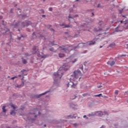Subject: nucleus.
<instances>
[{
	"instance_id": "29",
	"label": "nucleus",
	"mask_w": 128,
	"mask_h": 128,
	"mask_svg": "<svg viewBox=\"0 0 128 128\" xmlns=\"http://www.w3.org/2000/svg\"><path fill=\"white\" fill-rule=\"evenodd\" d=\"M118 92H119V91L118 90H115V92H114L115 94H116V96H118Z\"/></svg>"
},
{
	"instance_id": "57",
	"label": "nucleus",
	"mask_w": 128,
	"mask_h": 128,
	"mask_svg": "<svg viewBox=\"0 0 128 128\" xmlns=\"http://www.w3.org/2000/svg\"><path fill=\"white\" fill-rule=\"evenodd\" d=\"M127 48H128V44H126Z\"/></svg>"
},
{
	"instance_id": "22",
	"label": "nucleus",
	"mask_w": 128,
	"mask_h": 128,
	"mask_svg": "<svg viewBox=\"0 0 128 128\" xmlns=\"http://www.w3.org/2000/svg\"><path fill=\"white\" fill-rule=\"evenodd\" d=\"M2 110L3 112H4L5 114L6 112V106H3L2 108Z\"/></svg>"
},
{
	"instance_id": "42",
	"label": "nucleus",
	"mask_w": 128,
	"mask_h": 128,
	"mask_svg": "<svg viewBox=\"0 0 128 128\" xmlns=\"http://www.w3.org/2000/svg\"><path fill=\"white\" fill-rule=\"evenodd\" d=\"M98 8H102V6H100V4H98Z\"/></svg>"
},
{
	"instance_id": "55",
	"label": "nucleus",
	"mask_w": 128,
	"mask_h": 128,
	"mask_svg": "<svg viewBox=\"0 0 128 128\" xmlns=\"http://www.w3.org/2000/svg\"><path fill=\"white\" fill-rule=\"evenodd\" d=\"M92 16H94V12H92Z\"/></svg>"
},
{
	"instance_id": "12",
	"label": "nucleus",
	"mask_w": 128,
	"mask_h": 128,
	"mask_svg": "<svg viewBox=\"0 0 128 128\" xmlns=\"http://www.w3.org/2000/svg\"><path fill=\"white\" fill-rule=\"evenodd\" d=\"M116 32H122V27L118 26L115 30Z\"/></svg>"
},
{
	"instance_id": "48",
	"label": "nucleus",
	"mask_w": 128,
	"mask_h": 128,
	"mask_svg": "<svg viewBox=\"0 0 128 128\" xmlns=\"http://www.w3.org/2000/svg\"><path fill=\"white\" fill-rule=\"evenodd\" d=\"M18 24H20V23H18V24H16V26H18Z\"/></svg>"
},
{
	"instance_id": "54",
	"label": "nucleus",
	"mask_w": 128,
	"mask_h": 128,
	"mask_svg": "<svg viewBox=\"0 0 128 128\" xmlns=\"http://www.w3.org/2000/svg\"><path fill=\"white\" fill-rule=\"evenodd\" d=\"M18 10L19 12H20V10L18 9Z\"/></svg>"
},
{
	"instance_id": "53",
	"label": "nucleus",
	"mask_w": 128,
	"mask_h": 128,
	"mask_svg": "<svg viewBox=\"0 0 128 128\" xmlns=\"http://www.w3.org/2000/svg\"><path fill=\"white\" fill-rule=\"evenodd\" d=\"M86 115H84V116H83V118H86Z\"/></svg>"
},
{
	"instance_id": "49",
	"label": "nucleus",
	"mask_w": 128,
	"mask_h": 128,
	"mask_svg": "<svg viewBox=\"0 0 128 128\" xmlns=\"http://www.w3.org/2000/svg\"><path fill=\"white\" fill-rule=\"evenodd\" d=\"M2 16H0V19L2 20Z\"/></svg>"
},
{
	"instance_id": "59",
	"label": "nucleus",
	"mask_w": 128,
	"mask_h": 128,
	"mask_svg": "<svg viewBox=\"0 0 128 128\" xmlns=\"http://www.w3.org/2000/svg\"><path fill=\"white\" fill-rule=\"evenodd\" d=\"M102 48V46H100V48Z\"/></svg>"
},
{
	"instance_id": "16",
	"label": "nucleus",
	"mask_w": 128,
	"mask_h": 128,
	"mask_svg": "<svg viewBox=\"0 0 128 128\" xmlns=\"http://www.w3.org/2000/svg\"><path fill=\"white\" fill-rule=\"evenodd\" d=\"M11 106H12V108L14 110H18V107L16 106V105L12 104Z\"/></svg>"
},
{
	"instance_id": "33",
	"label": "nucleus",
	"mask_w": 128,
	"mask_h": 128,
	"mask_svg": "<svg viewBox=\"0 0 128 128\" xmlns=\"http://www.w3.org/2000/svg\"><path fill=\"white\" fill-rule=\"evenodd\" d=\"M64 28H72V26L70 25H65Z\"/></svg>"
},
{
	"instance_id": "36",
	"label": "nucleus",
	"mask_w": 128,
	"mask_h": 128,
	"mask_svg": "<svg viewBox=\"0 0 128 128\" xmlns=\"http://www.w3.org/2000/svg\"><path fill=\"white\" fill-rule=\"evenodd\" d=\"M14 78H18V76H14V77L12 78L11 80H14Z\"/></svg>"
},
{
	"instance_id": "14",
	"label": "nucleus",
	"mask_w": 128,
	"mask_h": 128,
	"mask_svg": "<svg viewBox=\"0 0 128 128\" xmlns=\"http://www.w3.org/2000/svg\"><path fill=\"white\" fill-rule=\"evenodd\" d=\"M101 30H102V28H100L98 27L94 28V32H101Z\"/></svg>"
},
{
	"instance_id": "1",
	"label": "nucleus",
	"mask_w": 128,
	"mask_h": 128,
	"mask_svg": "<svg viewBox=\"0 0 128 128\" xmlns=\"http://www.w3.org/2000/svg\"><path fill=\"white\" fill-rule=\"evenodd\" d=\"M64 68L60 67L56 72H54V74L53 78L54 84H56L58 82V80L62 78V76H64Z\"/></svg>"
},
{
	"instance_id": "31",
	"label": "nucleus",
	"mask_w": 128,
	"mask_h": 128,
	"mask_svg": "<svg viewBox=\"0 0 128 128\" xmlns=\"http://www.w3.org/2000/svg\"><path fill=\"white\" fill-rule=\"evenodd\" d=\"M102 96V94H96V95H94V96L95 97H98L100 98V96Z\"/></svg>"
},
{
	"instance_id": "41",
	"label": "nucleus",
	"mask_w": 128,
	"mask_h": 128,
	"mask_svg": "<svg viewBox=\"0 0 128 128\" xmlns=\"http://www.w3.org/2000/svg\"><path fill=\"white\" fill-rule=\"evenodd\" d=\"M102 87V86H98V88H100Z\"/></svg>"
},
{
	"instance_id": "52",
	"label": "nucleus",
	"mask_w": 128,
	"mask_h": 128,
	"mask_svg": "<svg viewBox=\"0 0 128 128\" xmlns=\"http://www.w3.org/2000/svg\"><path fill=\"white\" fill-rule=\"evenodd\" d=\"M35 34H36V33H34V32L32 34L33 36H35Z\"/></svg>"
},
{
	"instance_id": "64",
	"label": "nucleus",
	"mask_w": 128,
	"mask_h": 128,
	"mask_svg": "<svg viewBox=\"0 0 128 128\" xmlns=\"http://www.w3.org/2000/svg\"><path fill=\"white\" fill-rule=\"evenodd\" d=\"M7 128H10V127H8Z\"/></svg>"
},
{
	"instance_id": "27",
	"label": "nucleus",
	"mask_w": 128,
	"mask_h": 128,
	"mask_svg": "<svg viewBox=\"0 0 128 128\" xmlns=\"http://www.w3.org/2000/svg\"><path fill=\"white\" fill-rule=\"evenodd\" d=\"M65 36H66V38H68V36H68V32H65Z\"/></svg>"
},
{
	"instance_id": "13",
	"label": "nucleus",
	"mask_w": 128,
	"mask_h": 128,
	"mask_svg": "<svg viewBox=\"0 0 128 128\" xmlns=\"http://www.w3.org/2000/svg\"><path fill=\"white\" fill-rule=\"evenodd\" d=\"M116 64V62L115 61H108L107 62V64H110L111 66H114V64Z\"/></svg>"
},
{
	"instance_id": "47",
	"label": "nucleus",
	"mask_w": 128,
	"mask_h": 128,
	"mask_svg": "<svg viewBox=\"0 0 128 128\" xmlns=\"http://www.w3.org/2000/svg\"><path fill=\"white\" fill-rule=\"evenodd\" d=\"M81 70H84V67H83L82 65Z\"/></svg>"
},
{
	"instance_id": "32",
	"label": "nucleus",
	"mask_w": 128,
	"mask_h": 128,
	"mask_svg": "<svg viewBox=\"0 0 128 128\" xmlns=\"http://www.w3.org/2000/svg\"><path fill=\"white\" fill-rule=\"evenodd\" d=\"M76 60H78L75 59L74 60H71L70 62H72V64H74V62H76Z\"/></svg>"
},
{
	"instance_id": "61",
	"label": "nucleus",
	"mask_w": 128,
	"mask_h": 128,
	"mask_svg": "<svg viewBox=\"0 0 128 128\" xmlns=\"http://www.w3.org/2000/svg\"><path fill=\"white\" fill-rule=\"evenodd\" d=\"M74 126H76V124H74Z\"/></svg>"
},
{
	"instance_id": "38",
	"label": "nucleus",
	"mask_w": 128,
	"mask_h": 128,
	"mask_svg": "<svg viewBox=\"0 0 128 128\" xmlns=\"http://www.w3.org/2000/svg\"><path fill=\"white\" fill-rule=\"evenodd\" d=\"M35 118H30V119H29V120H34Z\"/></svg>"
},
{
	"instance_id": "40",
	"label": "nucleus",
	"mask_w": 128,
	"mask_h": 128,
	"mask_svg": "<svg viewBox=\"0 0 128 128\" xmlns=\"http://www.w3.org/2000/svg\"><path fill=\"white\" fill-rule=\"evenodd\" d=\"M50 52H52L54 50V48H50Z\"/></svg>"
},
{
	"instance_id": "18",
	"label": "nucleus",
	"mask_w": 128,
	"mask_h": 128,
	"mask_svg": "<svg viewBox=\"0 0 128 128\" xmlns=\"http://www.w3.org/2000/svg\"><path fill=\"white\" fill-rule=\"evenodd\" d=\"M15 86H16V88H22V86H24V83L20 85H18V84H16L15 85Z\"/></svg>"
},
{
	"instance_id": "50",
	"label": "nucleus",
	"mask_w": 128,
	"mask_h": 128,
	"mask_svg": "<svg viewBox=\"0 0 128 128\" xmlns=\"http://www.w3.org/2000/svg\"><path fill=\"white\" fill-rule=\"evenodd\" d=\"M42 18H45L46 17V15H42Z\"/></svg>"
},
{
	"instance_id": "39",
	"label": "nucleus",
	"mask_w": 128,
	"mask_h": 128,
	"mask_svg": "<svg viewBox=\"0 0 128 128\" xmlns=\"http://www.w3.org/2000/svg\"><path fill=\"white\" fill-rule=\"evenodd\" d=\"M49 10L50 12H52V8H49Z\"/></svg>"
},
{
	"instance_id": "28",
	"label": "nucleus",
	"mask_w": 128,
	"mask_h": 128,
	"mask_svg": "<svg viewBox=\"0 0 128 128\" xmlns=\"http://www.w3.org/2000/svg\"><path fill=\"white\" fill-rule=\"evenodd\" d=\"M10 114H12V116H16V112H14V110H12L10 112Z\"/></svg>"
},
{
	"instance_id": "37",
	"label": "nucleus",
	"mask_w": 128,
	"mask_h": 128,
	"mask_svg": "<svg viewBox=\"0 0 128 128\" xmlns=\"http://www.w3.org/2000/svg\"><path fill=\"white\" fill-rule=\"evenodd\" d=\"M104 114H106L107 116H108V112H106V111H104Z\"/></svg>"
},
{
	"instance_id": "60",
	"label": "nucleus",
	"mask_w": 128,
	"mask_h": 128,
	"mask_svg": "<svg viewBox=\"0 0 128 128\" xmlns=\"http://www.w3.org/2000/svg\"><path fill=\"white\" fill-rule=\"evenodd\" d=\"M56 46L57 48H58V45H56Z\"/></svg>"
},
{
	"instance_id": "15",
	"label": "nucleus",
	"mask_w": 128,
	"mask_h": 128,
	"mask_svg": "<svg viewBox=\"0 0 128 128\" xmlns=\"http://www.w3.org/2000/svg\"><path fill=\"white\" fill-rule=\"evenodd\" d=\"M58 50H60L61 52H64V47H59L58 48Z\"/></svg>"
},
{
	"instance_id": "58",
	"label": "nucleus",
	"mask_w": 128,
	"mask_h": 128,
	"mask_svg": "<svg viewBox=\"0 0 128 128\" xmlns=\"http://www.w3.org/2000/svg\"><path fill=\"white\" fill-rule=\"evenodd\" d=\"M120 14H122V10H120Z\"/></svg>"
},
{
	"instance_id": "3",
	"label": "nucleus",
	"mask_w": 128,
	"mask_h": 128,
	"mask_svg": "<svg viewBox=\"0 0 128 128\" xmlns=\"http://www.w3.org/2000/svg\"><path fill=\"white\" fill-rule=\"evenodd\" d=\"M33 50L34 52V54H38V58H46V56H41L40 54H38L39 52L38 51V47L34 46L33 48Z\"/></svg>"
},
{
	"instance_id": "4",
	"label": "nucleus",
	"mask_w": 128,
	"mask_h": 128,
	"mask_svg": "<svg viewBox=\"0 0 128 128\" xmlns=\"http://www.w3.org/2000/svg\"><path fill=\"white\" fill-rule=\"evenodd\" d=\"M67 88H78V83H74V82H70L68 84H66Z\"/></svg>"
},
{
	"instance_id": "19",
	"label": "nucleus",
	"mask_w": 128,
	"mask_h": 128,
	"mask_svg": "<svg viewBox=\"0 0 128 128\" xmlns=\"http://www.w3.org/2000/svg\"><path fill=\"white\" fill-rule=\"evenodd\" d=\"M47 93H48V92H46L44 93L40 94V95L36 96V98H40L41 96H44V94H47Z\"/></svg>"
},
{
	"instance_id": "30",
	"label": "nucleus",
	"mask_w": 128,
	"mask_h": 128,
	"mask_svg": "<svg viewBox=\"0 0 128 128\" xmlns=\"http://www.w3.org/2000/svg\"><path fill=\"white\" fill-rule=\"evenodd\" d=\"M22 62L24 64H26V60L25 59L22 58Z\"/></svg>"
},
{
	"instance_id": "51",
	"label": "nucleus",
	"mask_w": 128,
	"mask_h": 128,
	"mask_svg": "<svg viewBox=\"0 0 128 128\" xmlns=\"http://www.w3.org/2000/svg\"><path fill=\"white\" fill-rule=\"evenodd\" d=\"M126 55H122L121 56H126Z\"/></svg>"
},
{
	"instance_id": "21",
	"label": "nucleus",
	"mask_w": 128,
	"mask_h": 128,
	"mask_svg": "<svg viewBox=\"0 0 128 128\" xmlns=\"http://www.w3.org/2000/svg\"><path fill=\"white\" fill-rule=\"evenodd\" d=\"M97 114L99 116H102V112L101 111H99L97 112Z\"/></svg>"
},
{
	"instance_id": "35",
	"label": "nucleus",
	"mask_w": 128,
	"mask_h": 128,
	"mask_svg": "<svg viewBox=\"0 0 128 128\" xmlns=\"http://www.w3.org/2000/svg\"><path fill=\"white\" fill-rule=\"evenodd\" d=\"M66 118H72V116H68Z\"/></svg>"
},
{
	"instance_id": "20",
	"label": "nucleus",
	"mask_w": 128,
	"mask_h": 128,
	"mask_svg": "<svg viewBox=\"0 0 128 128\" xmlns=\"http://www.w3.org/2000/svg\"><path fill=\"white\" fill-rule=\"evenodd\" d=\"M124 28H125L126 30H128V22H124Z\"/></svg>"
},
{
	"instance_id": "34",
	"label": "nucleus",
	"mask_w": 128,
	"mask_h": 128,
	"mask_svg": "<svg viewBox=\"0 0 128 128\" xmlns=\"http://www.w3.org/2000/svg\"><path fill=\"white\" fill-rule=\"evenodd\" d=\"M116 46V44L113 43L111 44H110V46L112 47V46Z\"/></svg>"
},
{
	"instance_id": "17",
	"label": "nucleus",
	"mask_w": 128,
	"mask_h": 128,
	"mask_svg": "<svg viewBox=\"0 0 128 128\" xmlns=\"http://www.w3.org/2000/svg\"><path fill=\"white\" fill-rule=\"evenodd\" d=\"M73 48H72V46H68V47L67 49H66L65 48V52L66 50H68V52H70V50H72Z\"/></svg>"
},
{
	"instance_id": "25",
	"label": "nucleus",
	"mask_w": 128,
	"mask_h": 128,
	"mask_svg": "<svg viewBox=\"0 0 128 128\" xmlns=\"http://www.w3.org/2000/svg\"><path fill=\"white\" fill-rule=\"evenodd\" d=\"M76 98V95H74L70 98V100H74Z\"/></svg>"
},
{
	"instance_id": "44",
	"label": "nucleus",
	"mask_w": 128,
	"mask_h": 128,
	"mask_svg": "<svg viewBox=\"0 0 128 128\" xmlns=\"http://www.w3.org/2000/svg\"><path fill=\"white\" fill-rule=\"evenodd\" d=\"M34 112H38L37 109H34Z\"/></svg>"
},
{
	"instance_id": "2",
	"label": "nucleus",
	"mask_w": 128,
	"mask_h": 128,
	"mask_svg": "<svg viewBox=\"0 0 128 128\" xmlns=\"http://www.w3.org/2000/svg\"><path fill=\"white\" fill-rule=\"evenodd\" d=\"M74 78H76V80H78V78H79L78 80L82 78V72L80 70H77L76 71H74Z\"/></svg>"
},
{
	"instance_id": "7",
	"label": "nucleus",
	"mask_w": 128,
	"mask_h": 128,
	"mask_svg": "<svg viewBox=\"0 0 128 128\" xmlns=\"http://www.w3.org/2000/svg\"><path fill=\"white\" fill-rule=\"evenodd\" d=\"M10 32V30L6 28H5L4 29H2L1 30V33L2 34H6L7 32Z\"/></svg>"
},
{
	"instance_id": "9",
	"label": "nucleus",
	"mask_w": 128,
	"mask_h": 128,
	"mask_svg": "<svg viewBox=\"0 0 128 128\" xmlns=\"http://www.w3.org/2000/svg\"><path fill=\"white\" fill-rule=\"evenodd\" d=\"M96 40L94 39L88 42L87 44H88V46H94V44H96Z\"/></svg>"
},
{
	"instance_id": "26",
	"label": "nucleus",
	"mask_w": 128,
	"mask_h": 128,
	"mask_svg": "<svg viewBox=\"0 0 128 128\" xmlns=\"http://www.w3.org/2000/svg\"><path fill=\"white\" fill-rule=\"evenodd\" d=\"M70 70V66H65V68H64L65 72L66 70Z\"/></svg>"
},
{
	"instance_id": "23",
	"label": "nucleus",
	"mask_w": 128,
	"mask_h": 128,
	"mask_svg": "<svg viewBox=\"0 0 128 128\" xmlns=\"http://www.w3.org/2000/svg\"><path fill=\"white\" fill-rule=\"evenodd\" d=\"M59 58H64V54H62V52L60 53L59 54Z\"/></svg>"
},
{
	"instance_id": "24",
	"label": "nucleus",
	"mask_w": 128,
	"mask_h": 128,
	"mask_svg": "<svg viewBox=\"0 0 128 128\" xmlns=\"http://www.w3.org/2000/svg\"><path fill=\"white\" fill-rule=\"evenodd\" d=\"M98 24H99V26H104V22L103 21L99 22Z\"/></svg>"
},
{
	"instance_id": "43",
	"label": "nucleus",
	"mask_w": 128,
	"mask_h": 128,
	"mask_svg": "<svg viewBox=\"0 0 128 128\" xmlns=\"http://www.w3.org/2000/svg\"><path fill=\"white\" fill-rule=\"evenodd\" d=\"M34 118H36V115H35L36 113H34Z\"/></svg>"
},
{
	"instance_id": "63",
	"label": "nucleus",
	"mask_w": 128,
	"mask_h": 128,
	"mask_svg": "<svg viewBox=\"0 0 128 128\" xmlns=\"http://www.w3.org/2000/svg\"><path fill=\"white\" fill-rule=\"evenodd\" d=\"M44 126H46V125H44Z\"/></svg>"
},
{
	"instance_id": "8",
	"label": "nucleus",
	"mask_w": 128,
	"mask_h": 128,
	"mask_svg": "<svg viewBox=\"0 0 128 128\" xmlns=\"http://www.w3.org/2000/svg\"><path fill=\"white\" fill-rule=\"evenodd\" d=\"M78 16V15H76L75 16H74V17L70 16V15L68 16V20L69 22H76V21L74 20V18H76Z\"/></svg>"
},
{
	"instance_id": "45",
	"label": "nucleus",
	"mask_w": 128,
	"mask_h": 128,
	"mask_svg": "<svg viewBox=\"0 0 128 128\" xmlns=\"http://www.w3.org/2000/svg\"><path fill=\"white\" fill-rule=\"evenodd\" d=\"M50 44H52V46H54V42H50Z\"/></svg>"
},
{
	"instance_id": "10",
	"label": "nucleus",
	"mask_w": 128,
	"mask_h": 128,
	"mask_svg": "<svg viewBox=\"0 0 128 128\" xmlns=\"http://www.w3.org/2000/svg\"><path fill=\"white\" fill-rule=\"evenodd\" d=\"M118 22H120V24H122V22H126V16H122V20H119L118 21Z\"/></svg>"
},
{
	"instance_id": "56",
	"label": "nucleus",
	"mask_w": 128,
	"mask_h": 128,
	"mask_svg": "<svg viewBox=\"0 0 128 128\" xmlns=\"http://www.w3.org/2000/svg\"><path fill=\"white\" fill-rule=\"evenodd\" d=\"M18 76L20 77V76H22V75H18Z\"/></svg>"
},
{
	"instance_id": "62",
	"label": "nucleus",
	"mask_w": 128,
	"mask_h": 128,
	"mask_svg": "<svg viewBox=\"0 0 128 128\" xmlns=\"http://www.w3.org/2000/svg\"><path fill=\"white\" fill-rule=\"evenodd\" d=\"M76 35H75V36H74V38H76Z\"/></svg>"
},
{
	"instance_id": "6",
	"label": "nucleus",
	"mask_w": 128,
	"mask_h": 128,
	"mask_svg": "<svg viewBox=\"0 0 128 128\" xmlns=\"http://www.w3.org/2000/svg\"><path fill=\"white\" fill-rule=\"evenodd\" d=\"M70 106L72 110H78V104H76V103H71Z\"/></svg>"
},
{
	"instance_id": "11",
	"label": "nucleus",
	"mask_w": 128,
	"mask_h": 128,
	"mask_svg": "<svg viewBox=\"0 0 128 128\" xmlns=\"http://www.w3.org/2000/svg\"><path fill=\"white\" fill-rule=\"evenodd\" d=\"M26 23L24 22H22V26L24 28V26H30V24H32V22H30V21H28L26 22V24H25Z\"/></svg>"
},
{
	"instance_id": "46",
	"label": "nucleus",
	"mask_w": 128,
	"mask_h": 128,
	"mask_svg": "<svg viewBox=\"0 0 128 128\" xmlns=\"http://www.w3.org/2000/svg\"><path fill=\"white\" fill-rule=\"evenodd\" d=\"M24 109V106H22V108H20V110H23Z\"/></svg>"
},
{
	"instance_id": "5",
	"label": "nucleus",
	"mask_w": 128,
	"mask_h": 128,
	"mask_svg": "<svg viewBox=\"0 0 128 128\" xmlns=\"http://www.w3.org/2000/svg\"><path fill=\"white\" fill-rule=\"evenodd\" d=\"M80 28L82 30H88L89 32H92L90 28H88V24H85L84 26H80Z\"/></svg>"
}]
</instances>
